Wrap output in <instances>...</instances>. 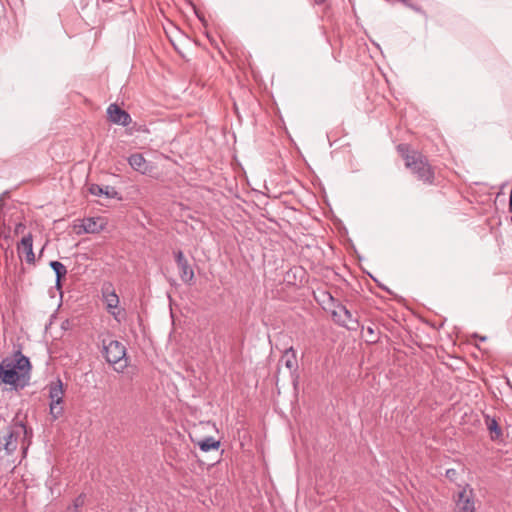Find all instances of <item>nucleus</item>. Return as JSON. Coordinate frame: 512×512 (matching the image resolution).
Here are the masks:
<instances>
[{"label":"nucleus","instance_id":"nucleus-2","mask_svg":"<svg viewBox=\"0 0 512 512\" xmlns=\"http://www.w3.org/2000/svg\"><path fill=\"white\" fill-rule=\"evenodd\" d=\"M397 148L405 160L406 167L409 168L420 181L432 184L434 180V173L427 158L417 151L410 153L408 146L405 144H400Z\"/></svg>","mask_w":512,"mask_h":512},{"label":"nucleus","instance_id":"nucleus-19","mask_svg":"<svg viewBox=\"0 0 512 512\" xmlns=\"http://www.w3.org/2000/svg\"><path fill=\"white\" fill-rule=\"evenodd\" d=\"M85 502V496L83 494L79 495L73 502V510L77 512L78 508L83 506Z\"/></svg>","mask_w":512,"mask_h":512},{"label":"nucleus","instance_id":"nucleus-15","mask_svg":"<svg viewBox=\"0 0 512 512\" xmlns=\"http://www.w3.org/2000/svg\"><path fill=\"white\" fill-rule=\"evenodd\" d=\"M80 227L84 233H98L103 229V225L99 224V218H85Z\"/></svg>","mask_w":512,"mask_h":512},{"label":"nucleus","instance_id":"nucleus-4","mask_svg":"<svg viewBox=\"0 0 512 512\" xmlns=\"http://www.w3.org/2000/svg\"><path fill=\"white\" fill-rule=\"evenodd\" d=\"M102 353L109 364L114 365L117 372H122L128 365L126 348L123 343L117 340L102 341Z\"/></svg>","mask_w":512,"mask_h":512},{"label":"nucleus","instance_id":"nucleus-27","mask_svg":"<svg viewBox=\"0 0 512 512\" xmlns=\"http://www.w3.org/2000/svg\"><path fill=\"white\" fill-rule=\"evenodd\" d=\"M480 340H481V341H485V340H486V337H485V336L480 337Z\"/></svg>","mask_w":512,"mask_h":512},{"label":"nucleus","instance_id":"nucleus-11","mask_svg":"<svg viewBox=\"0 0 512 512\" xmlns=\"http://www.w3.org/2000/svg\"><path fill=\"white\" fill-rule=\"evenodd\" d=\"M17 251L19 257H22L24 255L27 263H34L35 255L33 252V238L30 233L21 239L20 243L17 246Z\"/></svg>","mask_w":512,"mask_h":512},{"label":"nucleus","instance_id":"nucleus-22","mask_svg":"<svg viewBox=\"0 0 512 512\" xmlns=\"http://www.w3.org/2000/svg\"><path fill=\"white\" fill-rule=\"evenodd\" d=\"M25 229V225L22 224V223H19L16 225L15 227V233H20L21 231H23Z\"/></svg>","mask_w":512,"mask_h":512},{"label":"nucleus","instance_id":"nucleus-6","mask_svg":"<svg viewBox=\"0 0 512 512\" xmlns=\"http://www.w3.org/2000/svg\"><path fill=\"white\" fill-rule=\"evenodd\" d=\"M49 398H50V415L56 420L63 415V398H64V388L63 383L60 379L55 382H52L49 385Z\"/></svg>","mask_w":512,"mask_h":512},{"label":"nucleus","instance_id":"nucleus-24","mask_svg":"<svg viewBox=\"0 0 512 512\" xmlns=\"http://www.w3.org/2000/svg\"><path fill=\"white\" fill-rule=\"evenodd\" d=\"M316 4H323L325 0H314Z\"/></svg>","mask_w":512,"mask_h":512},{"label":"nucleus","instance_id":"nucleus-21","mask_svg":"<svg viewBox=\"0 0 512 512\" xmlns=\"http://www.w3.org/2000/svg\"><path fill=\"white\" fill-rule=\"evenodd\" d=\"M367 333L369 334L370 336V341L371 342H374L376 341V335H375V331L372 327H367L366 329Z\"/></svg>","mask_w":512,"mask_h":512},{"label":"nucleus","instance_id":"nucleus-8","mask_svg":"<svg viewBox=\"0 0 512 512\" xmlns=\"http://www.w3.org/2000/svg\"><path fill=\"white\" fill-rule=\"evenodd\" d=\"M331 314L334 322L338 325L346 327L349 330H356L358 321L353 317L346 306L337 303Z\"/></svg>","mask_w":512,"mask_h":512},{"label":"nucleus","instance_id":"nucleus-12","mask_svg":"<svg viewBox=\"0 0 512 512\" xmlns=\"http://www.w3.org/2000/svg\"><path fill=\"white\" fill-rule=\"evenodd\" d=\"M128 163L132 169L141 174H147L152 169L150 163L144 158V156L141 153L131 154L128 157Z\"/></svg>","mask_w":512,"mask_h":512},{"label":"nucleus","instance_id":"nucleus-3","mask_svg":"<svg viewBox=\"0 0 512 512\" xmlns=\"http://www.w3.org/2000/svg\"><path fill=\"white\" fill-rule=\"evenodd\" d=\"M28 434L26 425L22 422H15L10 425L3 435L0 436V459L12 455L19 444Z\"/></svg>","mask_w":512,"mask_h":512},{"label":"nucleus","instance_id":"nucleus-25","mask_svg":"<svg viewBox=\"0 0 512 512\" xmlns=\"http://www.w3.org/2000/svg\"><path fill=\"white\" fill-rule=\"evenodd\" d=\"M410 8L414 9V10H418V8H416L413 4L410 3Z\"/></svg>","mask_w":512,"mask_h":512},{"label":"nucleus","instance_id":"nucleus-7","mask_svg":"<svg viewBox=\"0 0 512 512\" xmlns=\"http://www.w3.org/2000/svg\"><path fill=\"white\" fill-rule=\"evenodd\" d=\"M102 296L107 312L120 323L125 317V312L119 308V297L111 285L102 288Z\"/></svg>","mask_w":512,"mask_h":512},{"label":"nucleus","instance_id":"nucleus-18","mask_svg":"<svg viewBox=\"0 0 512 512\" xmlns=\"http://www.w3.org/2000/svg\"><path fill=\"white\" fill-rule=\"evenodd\" d=\"M198 446L203 452H208L211 450H217L220 446V442L209 436L199 441Z\"/></svg>","mask_w":512,"mask_h":512},{"label":"nucleus","instance_id":"nucleus-10","mask_svg":"<svg viewBox=\"0 0 512 512\" xmlns=\"http://www.w3.org/2000/svg\"><path fill=\"white\" fill-rule=\"evenodd\" d=\"M109 120L117 125L127 126L131 122L129 113L121 109L117 104H110L107 108Z\"/></svg>","mask_w":512,"mask_h":512},{"label":"nucleus","instance_id":"nucleus-14","mask_svg":"<svg viewBox=\"0 0 512 512\" xmlns=\"http://www.w3.org/2000/svg\"><path fill=\"white\" fill-rule=\"evenodd\" d=\"M282 358L285 359V366L290 370L291 374H296L298 364L294 348L289 347L288 349H286Z\"/></svg>","mask_w":512,"mask_h":512},{"label":"nucleus","instance_id":"nucleus-16","mask_svg":"<svg viewBox=\"0 0 512 512\" xmlns=\"http://www.w3.org/2000/svg\"><path fill=\"white\" fill-rule=\"evenodd\" d=\"M485 423H486L487 429L491 433L492 440H498L502 437V435H503L502 430L499 427L498 422L495 418L490 417L489 415H486Z\"/></svg>","mask_w":512,"mask_h":512},{"label":"nucleus","instance_id":"nucleus-26","mask_svg":"<svg viewBox=\"0 0 512 512\" xmlns=\"http://www.w3.org/2000/svg\"><path fill=\"white\" fill-rule=\"evenodd\" d=\"M328 297L331 301H334V298L331 296V294H328Z\"/></svg>","mask_w":512,"mask_h":512},{"label":"nucleus","instance_id":"nucleus-13","mask_svg":"<svg viewBox=\"0 0 512 512\" xmlns=\"http://www.w3.org/2000/svg\"><path fill=\"white\" fill-rule=\"evenodd\" d=\"M89 192L94 196H105L110 199H120L118 191L112 186H100L98 184H92L89 187Z\"/></svg>","mask_w":512,"mask_h":512},{"label":"nucleus","instance_id":"nucleus-23","mask_svg":"<svg viewBox=\"0 0 512 512\" xmlns=\"http://www.w3.org/2000/svg\"><path fill=\"white\" fill-rule=\"evenodd\" d=\"M399 2L403 3L406 6H410V0H399Z\"/></svg>","mask_w":512,"mask_h":512},{"label":"nucleus","instance_id":"nucleus-1","mask_svg":"<svg viewBox=\"0 0 512 512\" xmlns=\"http://www.w3.org/2000/svg\"><path fill=\"white\" fill-rule=\"evenodd\" d=\"M31 362L29 358L16 351L0 362V382L9 385L12 390H23L30 384Z\"/></svg>","mask_w":512,"mask_h":512},{"label":"nucleus","instance_id":"nucleus-20","mask_svg":"<svg viewBox=\"0 0 512 512\" xmlns=\"http://www.w3.org/2000/svg\"><path fill=\"white\" fill-rule=\"evenodd\" d=\"M445 476L447 479L454 482L458 476V473L455 469L451 468L446 470Z\"/></svg>","mask_w":512,"mask_h":512},{"label":"nucleus","instance_id":"nucleus-9","mask_svg":"<svg viewBox=\"0 0 512 512\" xmlns=\"http://www.w3.org/2000/svg\"><path fill=\"white\" fill-rule=\"evenodd\" d=\"M175 261L183 283L191 285L194 280V271L181 250L174 252Z\"/></svg>","mask_w":512,"mask_h":512},{"label":"nucleus","instance_id":"nucleus-5","mask_svg":"<svg viewBox=\"0 0 512 512\" xmlns=\"http://www.w3.org/2000/svg\"><path fill=\"white\" fill-rule=\"evenodd\" d=\"M453 496L456 512H476V498L474 489L466 483Z\"/></svg>","mask_w":512,"mask_h":512},{"label":"nucleus","instance_id":"nucleus-17","mask_svg":"<svg viewBox=\"0 0 512 512\" xmlns=\"http://www.w3.org/2000/svg\"><path fill=\"white\" fill-rule=\"evenodd\" d=\"M49 265H50V267L52 268V270L54 271V273L56 275V287L60 288L61 287V280H62V278H64L66 276L67 269L59 261H51L49 263Z\"/></svg>","mask_w":512,"mask_h":512}]
</instances>
